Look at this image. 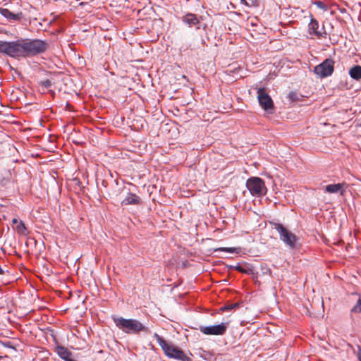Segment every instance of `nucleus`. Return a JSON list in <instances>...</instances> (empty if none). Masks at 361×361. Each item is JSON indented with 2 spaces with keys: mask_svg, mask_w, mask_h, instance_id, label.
<instances>
[{
  "mask_svg": "<svg viewBox=\"0 0 361 361\" xmlns=\"http://www.w3.org/2000/svg\"><path fill=\"white\" fill-rule=\"evenodd\" d=\"M279 233V238L286 245L290 248L293 249L295 247V245L298 240L296 235L286 228L283 224L279 223H271Z\"/></svg>",
  "mask_w": 361,
  "mask_h": 361,
  "instance_id": "4",
  "label": "nucleus"
},
{
  "mask_svg": "<svg viewBox=\"0 0 361 361\" xmlns=\"http://www.w3.org/2000/svg\"><path fill=\"white\" fill-rule=\"evenodd\" d=\"M11 174L9 171L5 173L4 177L0 180V186L6 187L11 183Z\"/></svg>",
  "mask_w": 361,
  "mask_h": 361,
  "instance_id": "16",
  "label": "nucleus"
},
{
  "mask_svg": "<svg viewBox=\"0 0 361 361\" xmlns=\"http://www.w3.org/2000/svg\"><path fill=\"white\" fill-rule=\"evenodd\" d=\"M334 64L335 61L332 59H326L314 67V73L320 78H327L333 74Z\"/></svg>",
  "mask_w": 361,
  "mask_h": 361,
  "instance_id": "6",
  "label": "nucleus"
},
{
  "mask_svg": "<svg viewBox=\"0 0 361 361\" xmlns=\"http://www.w3.org/2000/svg\"><path fill=\"white\" fill-rule=\"evenodd\" d=\"M19 222L20 221H18V220L17 219H16V218L12 219V224H16L17 225Z\"/></svg>",
  "mask_w": 361,
  "mask_h": 361,
  "instance_id": "27",
  "label": "nucleus"
},
{
  "mask_svg": "<svg viewBox=\"0 0 361 361\" xmlns=\"http://www.w3.org/2000/svg\"><path fill=\"white\" fill-rule=\"evenodd\" d=\"M350 76L355 80H360L361 79V66L355 65L349 70Z\"/></svg>",
  "mask_w": 361,
  "mask_h": 361,
  "instance_id": "14",
  "label": "nucleus"
},
{
  "mask_svg": "<svg viewBox=\"0 0 361 361\" xmlns=\"http://www.w3.org/2000/svg\"><path fill=\"white\" fill-rule=\"evenodd\" d=\"M316 4L320 8L324 7V5L322 1H317V2H316Z\"/></svg>",
  "mask_w": 361,
  "mask_h": 361,
  "instance_id": "25",
  "label": "nucleus"
},
{
  "mask_svg": "<svg viewBox=\"0 0 361 361\" xmlns=\"http://www.w3.org/2000/svg\"><path fill=\"white\" fill-rule=\"evenodd\" d=\"M228 326V322H223L216 325L200 326V331L205 335L222 336L226 333Z\"/></svg>",
  "mask_w": 361,
  "mask_h": 361,
  "instance_id": "8",
  "label": "nucleus"
},
{
  "mask_svg": "<svg viewBox=\"0 0 361 361\" xmlns=\"http://www.w3.org/2000/svg\"><path fill=\"white\" fill-rule=\"evenodd\" d=\"M357 357H358V360L359 361H361V349L360 348L358 352H357Z\"/></svg>",
  "mask_w": 361,
  "mask_h": 361,
  "instance_id": "26",
  "label": "nucleus"
},
{
  "mask_svg": "<svg viewBox=\"0 0 361 361\" xmlns=\"http://www.w3.org/2000/svg\"><path fill=\"white\" fill-rule=\"evenodd\" d=\"M154 337L161 346L166 356L171 358H175L180 360H184L185 355L184 352L179 348L168 343L162 337L157 334H154Z\"/></svg>",
  "mask_w": 361,
  "mask_h": 361,
  "instance_id": "3",
  "label": "nucleus"
},
{
  "mask_svg": "<svg viewBox=\"0 0 361 361\" xmlns=\"http://www.w3.org/2000/svg\"><path fill=\"white\" fill-rule=\"evenodd\" d=\"M114 322L119 329L128 334H139L140 332L148 331V328L146 326L135 319L114 317Z\"/></svg>",
  "mask_w": 361,
  "mask_h": 361,
  "instance_id": "2",
  "label": "nucleus"
},
{
  "mask_svg": "<svg viewBox=\"0 0 361 361\" xmlns=\"http://www.w3.org/2000/svg\"><path fill=\"white\" fill-rule=\"evenodd\" d=\"M235 269L238 271L239 272H241V273H247V271L244 269L241 266L238 265V266H236L235 267Z\"/></svg>",
  "mask_w": 361,
  "mask_h": 361,
  "instance_id": "23",
  "label": "nucleus"
},
{
  "mask_svg": "<svg viewBox=\"0 0 361 361\" xmlns=\"http://www.w3.org/2000/svg\"><path fill=\"white\" fill-rule=\"evenodd\" d=\"M49 47L47 41L38 39H20L13 42L0 41V52L13 58L29 57L44 52Z\"/></svg>",
  "mask_w": 361,
  "mask_h": 361,
  "instance_id": "1",
  "label": "nucleus"
},
{
  "mask_svg": "<svg viewBox=\"0 0 361 361\" xmlns=\"http://www.w3.org/2000/svg\"><path fill=\"white\" fill-rule=\"evenodd\" d=\"M257 99L260 106L266 111L272 113L274 110V102L267 91L264 87L257 89Z\"/></svg>",
  "mask_w": 361,
  "mask_h": 361,
  "instance_id": "7",
  "label": "nucleus"
},
{
  "mask_svg": "<svg viewBox=\"0 0 361 361\" xmlns=\"http://www.w3.org/2000/svg\"><path fill=\"white\" fill-rule=\"evenodd\" d=\"M352 312L361 313V295H359V298L351 310Z\"/></svg>",
  "mask_w": 361,
  "mask_h": 361,
  "instance_id": "19",
  "label": "nucleus"
},
{
  "mask_svg": "<svg viewBox=\"0 0 361 361\" xmlns=\"http://www.w3.org/2000/svg\"><path fill=\"white\" fill-rule=\"evenodd\" d=\"M295 96H296V94L295 92H290L289 94L290 99H291L293 100L295 99Z\"/></svg>",
  "mask_w": 361,
  "mask_h": 361,
  "instance_id": "24",
  "label": "nucleus"
},
{
  "mask_svg": "<svg viewBox=\"0 0 361 361\" xmlns=\"http://www.w3.org/2000/svg\"><path fill=\"white\" fill-rule=\"evenodd\" d=\"M141 203V200L139 196L134 193H129L128 196L121 202V205H137Z\"/></svg>",
  "mask_w": 361,
  "mask_h": 361,
  "instance_id": "10",
  "label": "nucleus"
},
{
  "mask_svg": "<svg viewBox=\"0 0 361 361\" xmlns=\"http://www.w3.org/2000/svg\"><path fill=\"white\" fill-rule=\"evenodd\" d=\"M308 28L310 34L321 36V33L318 31L319 23L317 20L312 18L309 23Z\"/></svg>",
  "mask_w": 361,
  "mask_h": 361,
  "instance_id": "15",
  "label": "nucleus"
},
{
  "mask_svg": "<svg viewBox=\"0 0 361 361\" xmlns=\"http://www.w3.org/2000/svg\"><path fill=\"white\" fill-rule=\"evenodd\" d=\"M240 306V304L236 302L231 305H224L221 308V311H228L234 310Z\"/></svg>",
  "mask_w": 361,
  "mask_h": 361,
  "instance_id": "20",
  "label": "nucleus"
},
{
  "mask_svg": "<svg viewBox=\"0 0 361 361\" xmlns=\"http://www.w3.org/2000/svg\"><path fill=\"white\" fill-rule=\"evenodd\" d=\"M246 186L252 195L262 196L266 194V186L260 178L253 177L249 178L247 180Z\"/></svg>",
  "mask_w": 361,
  "mask_h": 361,
  "instance_id": "5",
  "label": "nucleus"
},
{
  "mask_svg": "<svg viewBox=\"0 0 361 361\" xmlns=\"http://www.w3.org/2000/svg\"><path fill=\"white\" fill-rule=\"evenodd\" d=\"M55 351L61 359L66 361H72V353L68 348L59 345L56 347Z\"/></svg>",
  "mask_w": 361,
  "mask_h": 361,
  "instance_id": "11",
  "label": "nucleus"
},
{
  "mask_svg": "<svg viewBox=\"0 0 361 361\" xmlns=\"http://www.w3.org/2000/svg\"><path fill=\"white\" fill-rule=\"evenodd\" d=\"M16 231L20 235H26L27 228L23 221H20L16 225Z\"/></svg>",
  "mask_w": 361,
  "mask_h": 361,
  "instance_id": "17",
  "label": "nucleus"
},
{
  "mask_svg": "<svg viewBox=\"0 0 361 361\" xmlns=\"http://www.w3.org/2000/svg\"><path fill=\"white\" fill-rule=\"evenodd\" d=\"M345 183H337V184H329L326 186L325 191L329 193H337L340 192L341 195H343L345 190L343 186Z\"/></svg>",
  "mask_w": 361,
  "mask_h": 361,
  "instance_id": "13",
  "label": "nucleus"
},
{
  "mask_svg": "<svg viewBox=\"0 0 361 361\" xmlns=\"http://www.w3.org/2000/svg\"><path fill=\"white\" fill-rule=\"evenodd\" d=\"M4 273V271L3 269H1V267H0V274H3Z\"/></svg>",
  "mask_w": 361,
  "mask_h": 361,
  "instance_id": "28",
  "label": "nucleus"
},
{
  "mask_svg": "<svg viewBox=\"0 0 361 361\" xmlns=\"http://www.w3.org/2000/svg\"><path fill=\"white\" fill-rule=\"evenodd\" d=\"M40 85H41L42 86L44 87L48 88V87H51V80H49V79H46V80H44L41 81V82H40Z\"/></svg>",
  "mask_w": 361,
  "mask_h": 361,
  "instance_id": "22",
  "label": "nucleus"
},
{
  "mask_svg": "<svg viewBox=\"0 0 361 361\" xmlns=\"http://www.w3.org/2000/svg\"><path fill=\"white\" fill-rule=\"evenodd\" d=\"M215 251H221V252H227L230 253H238L239 249L235 247H219L215 249Z\"/></svg>",
  "mask_w": 361,
  "mask_h": 361,
  "instance_id": "18",
  "label": "nucleus"
},
{
  "mask_svg": "<svg viewBox=\"0 0 361 361\" xmlns=\"http://www.w3.org/2000/svg\"><path fill=\"white\" fill-rule=\"evenodd\" d=\"M0 13L9 20L18 21L20 20L23 17L21 12L13 13L8 9L4 8H0Z\"/></svg>",
  "mask_w": 361,
  "mask_h": 361,
  "instance_id": "9",
  "label": "nucleus"
},
{
  "mask_svg": "<svg viewBox=\"0 0 361 361\" xmlns=\"http://www.w3.org/2000/svg\"><path fill=\"white\" fill-rule=\"evenodd\" d=\"M182 21L188 24L190 27L197 25L200 23V20H198L197 17L193 13H187L186 15L183 16L182 18Z\"/></svg>",
  "mask_w": 361,
  "mask_h": 361,
  "instance_id": "12",
  "label": "nucleus"
},
{
  "mask_svg": "<svg viewBox=\"0 0 361 361\" xmlns=\"http://www.w3.org/2000/svg\"><path fill=\"white\" fill-rule=\"evenodd\" d=\"M241 1L247 6H258V0H241Z\"/></svg>",
  "mask_w": 361,
  "mask_h": 361,
  "instance_id": "21",
  "label": "nucleus"
}]
</instances>
